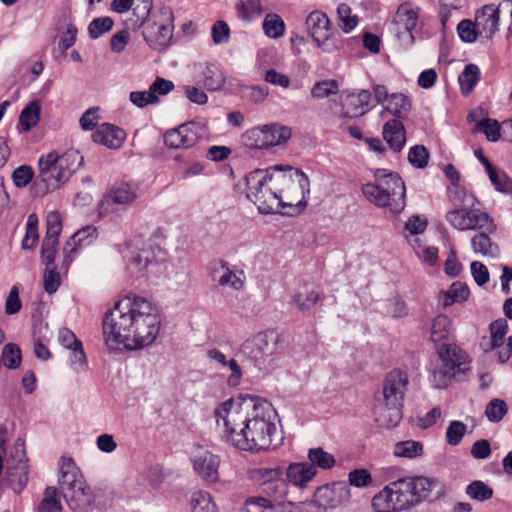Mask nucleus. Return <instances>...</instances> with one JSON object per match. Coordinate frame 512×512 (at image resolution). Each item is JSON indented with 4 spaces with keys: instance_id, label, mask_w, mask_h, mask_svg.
<instances>
[{
    "instance_id": "obj_5",
    "label": "nucleus",
    "mask_w": 512,
    "mask_h": 512,
    "mask_svg": "<svg viewBox=\"0 0 512 512\" xmlns=\"http://www.w3.org/2000/svg\"><path fill=\"white\" fill-rule=\"evenodd\" d=\"M438 364L430 371V382L435 388L448 387L458 374L469 369V355L456 343L437 347Z\"/></svg>"
},
{
    "instance_id": "obj_56",
    "label": "nucleus",
    "mask_w": 512,
    "mask_h": 512,
    "mask_svg": "<svg viewBox=\"0 0 512 512\" xmlns=\"http://www.w3.org/2000/svg\"><path fill=\"white\" fill-rule=\"evenodd\" d=\"M459 37L462 41L467 43H473L477 37L480 36L476 22L471 20H462L457 26Z\"/></svg>"
},
{
    "instance_id": "obj_33",
    "label": "nucleus",
    "mask_w": 512,
    "mask_h": 512,
    "mask_svg": "<svg viewBox=\"0 0 512 512\" xmlns=\"http://www.w3.org/2000/svg\"><path fill=\"white\" fill-rule=\"evenodd\" d=\"M201 73L202 79L200 82L207 90L217 91L224 86L225 77L217 65L207 63Z\"/></svg>"
},
{
    "instance_id": "obj_43",
    "label": "nucleus",
    "mask_w": 512,
    "mask_h": 512,
    "mask_svg": "<svg viewBox=\"0 0 512 512\" xmlns=\"http://www.w3.org/2000/svg\"><path fill=\"white\" fill-rule=\"evenodd\" d=\"M442 491V485L430 478L418 476V502L432 498H438Z\"/></svg>"
},
{
    "instance_id": "obj_25",
    "label": "nucleus",
    "mask_w": 512,
    "mask_h": 512,
    "mask_svg": "<svg viewBox=\"0 0 512 512\" xmlns=\"http://www.w3.org/2000/svg\"><path fill=\"white\" fill-rule=\"evenodd\" d=\"M96 237L97 230L93 226H86L74 233L63 247V265L67 268L72 262L71 254L76 253L79 248L91 244Z\"/></svg>"
},
{
    "instance_id": "obj_3",
    "label": "nucleus",
    "mask_w": 512,
    "mask_h": 512,
    "mask_svg": "<svg viewBox=\"0 0 512 512\" xmlns=\"http://www.w3.org/2000/svg\"><path fill=\"white\" fill-rule=\"evenodd\" d=\"M374 178V183H367L362 187L365 198L378 207L388 208L392 213H400L406 204L404 181L397 173L384 169L376 170Z\"/></svg>"
},
{
    "instance_id": "obj_12",
    "label": "nucleus",
    "mask_w": 512,
    "mask_h": 512,
    "mask_svg": "<svg viewBox=\"0 0 512 512\" xmlns=\"http://www.w3.org/2000/svg\"><path fill=\"white\" fill-rule=\"evenodd\" d=\"M351 497L348 484L335 482L325 484L314 493L313 503L303 506V512H320L321 509H335L346 503Z\"/></svg>"
},
{
    "instance_id": "obj_29",
    "label": "nucleus",
    "mask_w": 512,
    "mask_h": 512,
    "mask_svg": "<svg viewBox=\"0 0 512 512\" xmlns=\"http://www.w3.org/2000/svg\"><path fill=\"white\" fill-rule=\"evenodd\" d=\"M375 421L382 427L390 428L401 419V408L390 405L384 399H377L373 409Z\"/></svg>"
},
{
    "instance_id": "obj_55",
    "label": "nucleus",
    "mask_w": 512,
    "mask_h": 512,
    "mask_svg": "<svg viewBox=\"0 0 512 512\" xmlns=\"http://www.w3.org/2000/svg\"><path fill=\"white\" fill-rule=\"evenodd\" d=\"M113 27V20L110 17L94 19L88 26V33L92 39H98Z\"/></svg>"
},
{
    "instance_id": "obj_21",
    "label": "nucleus",
    "mask_w": 512,
    "mask_h": 512,
    "mask_svg": "<svg viewBox=\"0 0 512 512\" xmlns=\"http://www.w3.org/2000/svg\"><path fill=\"white\" fill-rule=\"evenodd\" d=\"M499 20V8L493 4L485 5L477 10L475 22L480 36L485 39H491L498 31Z\"/></svg>"
},
{
    "instance_id": "obj_31",
    "label": "nucleus",
    "mask_w": 512,
    "mask_h": 512,
    "mask_svg": "<svg viewBox=\"0 0 512 512\" xmlns=\"http://www.w3.org/2000/svg\"><path fill=\"white\" fill-rule=\"evenodd\" d=\"M383 138L391 149L398 152L405 144V131L402 122L397 119L389 120L383 126Z\"/></svg>"
},
{
    "instance_id": "obj_23",
    "label": "nucleus",
    "mask_w": 512,
    "mask_h": 512,
    "mask_svg": "<svg viewBox=\"0 0 512 512\" xmlns=\"http://www.w3.org/2000/svg\"><path fill=\"white\" fill-rule=\"evenodd\" d=\"M212 279L221 287L240 290L244 286L245 274L242 270L232 269L228 263L220 261L212 270Z\"/></svg>"
},
{
    "instance_id": "obj_37",
    "label": "nucleus",
    "mask_w": 512,
    "mask_h": 512,
    "mask_svg": "<svg viewBox=\"0 0 512 512\" xmlns=\"http://www.w3.org/2000/svg\"><path fill=\"white\" fill-rule=\"evenodd\" d=\"M307 458L309 460L308 463L313 465L316 469L328 470L334 467L336 463L334 456L325 451L322 447L309 449Z\"/></svg>"
},
{
    "instance_id": "obj_45",
    "label": "nucleus",
    "mask_w": 512,
    "mask_h": 512,
    "mask_svg": "<svg viewBox=\"0 0 512 512\" xmlns=\"http://www.w3.org/2000/svg\"><path fill=\"white\" fill-rule=\"evenodd\" d=\"M7 369L14 370L21 365L22 355L18 345L8 343L2 348L1 359Z\"/></svg>"
},
{
    "instance_id": "obj_6",
    "label": "nucleus",
    "mask_w": 512,
    "mask_h": 512,
    "mask_svg": "<svg viewBox=\"0 0 512 512\" xmlns=\"http://www.w3.org/2000/svg\"><path fill=\"white\" fill-rule=\"evenodd\" d=\"M58 483L69 506L82 510L93 503V495L80 470L70 457H61L59 462Z\"/></svg>"
},
{
    "instance_id": "obj_8",
    "label": "nucleus",
    "mask_w": 512,
    "mask_h": 512,
    "mask_svg": "<svg viewBox=\"0 0 512 512\" xmlns=\"http://www.w3.org/2000/svg\"><path fill=\"white\" fill-rule=\"evenodd\" d=\"M173 12L163 6L142 23V34L147 44L154 50L165 49L173 37Z\"/></svg>"
},
{
    "instance_id": "obj_34",
    "label": "nucleus",
    "mask_w": 512,
    "mask_h": 512,
    "mask_svg": "<svg viewBox=\"0 0 512 512\" xmlns=\"http://www.w3.org/2000/svg\"><path fill=\"white\" fill-rule=\"evenodd\" d=\"M261 490L272 503L284 502L283 499L288 494V483L281 476L276 481L262 482Z\"/></svg>"
},
{
    "instance_id": "obj_20",
    "label": "nucleus",
    "mask_w": 512,
    "mask_h": 512,
    "mask_svg": "<svg viewBox=\"0 0 512 512\" xmlns=\"http://www.w3.org/2000/svg\"><path fill=\"white\" fill-rule=\"evenodd\" d=\"M429 332L430 341L435 349L441 345H447V343H455L453 321L447 315L435 316L431 321Z\"/></svg>"
},
{
    "instance_id": "obj_13",
    "label": "nucleus",
    "mask_w": 512,
    "mask_h": 512,
    "mask_svg": "<svg viewBox=\"0 0 512 512\" xmlns=\"http://www.w3.org/2000/svg\"><path fill=\"white\" fill-rule=\"evenodd\" d=\"M446 220L460 231L485 229L492 230V221L487 213L477 209L456 208L447 212Z\"/></svg>"
},
{
    "instance_id": "obj_30",
    "label": "nucleus",
    "mask_w": 512,
    "mask_h": 512,
    "mask_svg": "<svg viewBox=\"0 0 512 512\" xmlns=\"http://www.w3.org/2000/svg\"><path fill=\"white\" fill-rule=\"evenodd\" d=\"M317 474V470L308 462L291 463L286 469V477L289 483L304 488Z\"/></svg>"
},
{
    "instance_id": "obj_57",
    "label": "nucleus",
    "mask_w": 512,
    "mask_h": 512,
    "mask_svg": "<svg viewBox=\"0 0 512 512\" xmlns=\"http://www.w3.org/2000/svg\"><path fill=\"white\" fill-rule=\"evenodd\" d=\"M71 350L70 365L76 373L86 371L88 363L87 357L83 350V345L74 346Z\"/></svg>"
},
{
    "instance_id": "obj_48",
    "label": "nucleus",
    "mask_w": 512,
    "mask_h": 512,
    "mask_svg": "<svg viewBox=\"0 0 512 512\" xmlns=\"http://www.w3.org/2000/svg\"><path fill=\"white\" fill-rule=\"evenodd\" d=\"M409 109V102L403 94H391L385 104V110L397 117H402Z\"/></svg>"
},
{
    "instance_id": "obj_40",
    "label": "nucleus",
    "mask_w": 512,
    "mask_h": 512,
    "mask_svg": "<svg viewBox=\"0 0 512 512\" xmlns=\"http://www.w3.org/2000/svg\"><path fill=\"white\" fill-rule=\"evenodd\" d=\"M137 198L136 191L128 184L113 189L105 199L107 204L128 205Z\"/></svg>"
},
{
    "instance_id": "obj_18",
    "label": "nucleus",
    "mask_w": 512,
    "mask_h": 512,
    "mask_svg": "<svg viewBox=\"0 0 512 512\" xmlns=\"http://www.w3.org/2000/svg\"><path fill=\"white\" fill-rule=\"evenodd\" d=\"M162 261H164V255L161 249L158 248L155 252L151 248H143L132 254L127 268L132 274L144 275Z\"/></svg>"
},
{
    "instance_id": "obj_11",
    "label": "nucleus",
    "mask_w": 512,
    "mask_h": 512,
    "mask_svg": "<svg viewBox=\"0 0 512 512\" xmlns=\"http://www.w3.org/2000/svg\"><path fill=\"white\" fill-rule=\"evenodd\" d=\"M278 336L274 332H261L246 340L241 352L259 369L266 368L277 353Z\"/></svg>"
},
{
    "instance_id": "obj_14",
    "label": "nucleus",
    "mask_w": 512,
    "mask_h": 512,
    "mask_svg": "<svg viewBox=\"0 0 512 512\" xmlns=\"http://www.w3.org/2000/svg\"><path fill=\"white\" fill-rule=\"evenodd\" d=\"M196 474L206 483H216L219 480L220 459L217 455L202 447H197L190 457Z\"/></svg>"
},
{
    "instance_id": "obj_19",
    "label": "nucleus",
    "mask_w": 512,
    "mask_h": 512,
    "mask_svg": "<svg viewBox=\"0 0 512 512\" xmlns=\"http://www.w3.org/2000/svg\"><path fill=\"white\" fill-rule=\"evenodd\" d=\"M395 21L399 41L404 46H411L414 42L416 12L410 9L408 4H402L397 10Z\"/></svg>"
},
{
    "instance_id": "obj_35",
    "label": "nucleus",
    "mask_w": 512,
    "mask_h": 512,
    "mask_svg": "<svg viewBox=\"0 0 512 512\" xmlns=\"http://www.w3.org/2000/svg\"><path fill=\"white\" fill-rule=\"evenodd\" d=\"M371 504L375 512H399L389 485L373 497Z\"/></svg>"
},
{
    "instance_id": "obj_39",
    "label": "nucleus",
    "mask_w": 512,
    "mask_h": 512,
    "mask_svg": "<svg viewBox=\"0 0 512 512\" xmlns=\"http://www.w3.org/2000/svg\"><path fill=\"white\" fill-rule=\"evenodd\" d=\"M192 512H218L210 493L199 490L192 494L190 499Z\"/></svg>"
},
{
    "instance_id": "obj_62",
    "label": "nucleus",
    "mask_w": 512,
    "mask_h": 512,
    "mask_svg": "<svg viewBox=\"0 0 512 512\" xmlns=\"http://www.w3.org/2000/svg\"><path fill=\"white\" fill-rule=\"evenodd\" d=\"M479 127L489 141L495 142L500 138V125L496 120L484 119Z\"/></svg>"
},
{
    "instance_id": "obj_22",
    "label": "nucleus",
    "mask_w": 512,
    "mask_h": 512,
    "mask_svg": "<svg viewBox=\"0 0 512 512\" xmlns=\"http://www.w3.org/2000/svg\"><path fill=\"white\" fill-rule=\"evenodd\" d=\"M245 512H303V507H298L291 501L272 503L262 496H253L246 499Z\"/></svg>"
},
{
    "instance_id": "obj_50",
    "label": "nucleus",
    "mask_w": 512,
    "mask_h": 512,
    "mask_svg": "<svg viewBox=\"0 0 512 512\" xmlns=\"http://www.w3.org/2000/svg\"><path fill=\"white\" fill-rule=\"evenodd\" d=\"M57 496L58 492L55 487L46 488L44 498L38 507V512H62Z\"/></svg>"
},
{
    "instance_id": "obj_24",
    "label": "nucleus",
    "mask_w": 512,
    "mask_h": 512,
    "mask_svg": "<svg viewBox=\"0 0 512 512\" xmlns=\"http://www.w3.org/2000/svg\"><path fill=\"white\" fill-rule=\"evenodd\" d=\"M306 29L318 47L330 37V21L325 13L320 11L311 12L305 21Z\"/></svg>"
},
{
    "instance_id": "obj_54",
    "label": "nucleus",
    "mask_w": 512,
    "mask_h": 512,
    "mask_svg": "<svg viewBox=\"0 0 512 512\" xmlns=\"http://www.w3.org/2000/svg\"><path fill=\"white\" fill-rule=\"evenodd\" d=\"M466 431L467 426L463 422L457 420L450 422L445 435L447 443L452 446L458 445Z\"/></svg>"
},
{
    "instance_id": "obj_9",
    "label": "nucleus",
    "mask_w": 512,
    "mask_h": 512,
    "mask_svg": "<svg viewBox=\"0 0 512 512\" xmlns=\"http://www.w3.org/2000/svg\"><path fill=\"white\" fill-rule=\"evenodd\" d=\"M291 135L290 127L271 123L247 130L242 135V142L251 149H268L287 142Z\"/></svg>"
},
{
    "instance_id": "obj_58",
    "label": "nucleus",
    "mask_w": 512,
    "mask_h": 512,
    "mask_svg": "<svg viewBox=\"0 0 512 512\" xmlns=\"http://www.w3.org/2000/svg\"><path fill=\"white\" fill-rule=\"evenodd\" d=\"M348 486L356 488H365L371 485L372 477L366 469H354L348 474Z\"/></svg>"
},
{
    "instance_id": "obj_44",
    "label": "nucleus",
    "mask_w": 512,
    "mask_h": 512,
    "mask_svg": "<svg viewBox=\"0 0 512 512\" xmlns=\"http://www.w3.org/2000/svg\"><path fill=\"white\" fill-rule=\"evenodd\" d=\"M480 70L475 64H468L458 77L462 93L468 95L477 84Z\"/></svg>"
},
{
    "instance_id": "obj_63",
    "label": "nucleus",
    "mask_w": 512,
    "mask_h": 512,
    "mask_svg": "<svg viewBox=\"0 0 512 512\" xmlns=\"http://www.w3.org/2000/svg\"><path fill=\"white\" fill-rule=\"evenodd\" d=\"M448 197L450 202L454 206L465 205L472 198L471 195H469L465 189L461 188L458 185H454L448 188Z\"/></svg>"
},
{
    "instance_id": "obj_28",
    "label": "nucleus",
    "mask_w": 512,
    "mask_h": 512,
    "mask_svg": "<svg viewBox=\"0 0 512 512\" xmlns=\"http://www.w3.org/2000/svg\"><path fill=\"white\" fill-rule=\"evenodd\" d=\"M508 332V323L505 319H498L489 325V337H483L480 341V348L483 352L488 353L504 344L506 334Z\"/></svg>"
},
{
    "instance_id": "obj_1",
    "label": "nucleus",
    "mask_w": 512,
    "mask_h": 512,
    "mask_svg": "<svg viewBox=\"0 0 512 512\" xmlns=\"http://www.w3.org/2000/svg\"><path fill=\"white\" fill-rule=\"evenodd\" d=\"M222 437L231 445L245 451H264L276 447V412L272 405L257 397L229 399L215 409Z\"/></svg>"
},
{
    "instance_id": "obj_59",
    "label": "nucleus",
    "mask_w": 512,
    "mask_h": 512,
    "mask_svg": "<svg viewBox=\"0 0 512 512\" xmlns=\"http://www.w3.org/2000/svg\"><path fill=\"white\" fill-rule=\"evenodd\" d=\"M33 170L28 165L17 167L12 173V180L16 187H26L33 178Z\"/></svg>"
},
{
    "instance_id": "obj_16",
    "label": "nucleus",
    "mask_w": 512,
    "mask_h": 512,
    "mask_svg": "<svg viewBox=\"0 0 512 512\" xmlns=\"http://www.w3.org/2000/svg\"><path fill=\"white\" fill-rule=\"evenodd\" d=\"M399 511L412 507L416 501V477L399 478L389 484Z\"/></svg>"
},
{
    "instance_id": "obj_64",
    "label": "nucleus",
    "mask_w": 512,
    "mask_h": 512,
    "mask_svg": "<svg viewBox=\"0 0 512 512\" xmlns=\"http://www.w3.org/2000/svg\"><path fill=\"white\" fill-rule=\"evenodd\" d=\"M230 29L226 22L217 21L212 27V39L215 44H223L228 42Z\"/></svg>"
},
{
    "instance_id": "obj_38",
    "label": "nucleus",
    "mask_w": 512,
    "mask_h": 512,
    "mask_svg": "<svg viewBox=\"0 0 512 512\" xmlns=\"http://www.w3.org/2000/svg\"><path fill=\"white\" fill-rule=\"evenodd\" d=\"M466 495L474 501L486 502L492 499L493 489L481 480H474L465 487Z\"/></svg>"
},
{
    "instance_id": "obj_27",
    "label": "nucleus",
    "mask_w": 512,
    "mask_h": 512,
    "mask_svg": "<svg viewBox=\"0 0 512 512\" xmlns=\"http://www.w3.org/2000/svg\"><path fill=\"white\" fill-rule=\"evenodd\" d=\"M371 94L367 90L349 94L343 104V117L356 118L365 114L370 106Z\"/></svg>"
},
{
    "instance_id": "obj_10",
    "label": "nucleus",
    "mask_w": 512,
    "mask_h": 512,
    "mask_svg": "<svg viewBox=\"0 0 512 512\" xmlns=\"http://www.w3.org/2000/svg\"><path fill=\"white\" fill-rule=\"evenodd\" d=\"M28 464L25 443L18 438L6 458V484L16 494H20L28 483Z\"/></svg>"
},
{
    "instance_id": "obj_17",
    "label": "nucleus",
    "mask_w": 512,
    "mask_h": 512,
    "mask_svg": "<svg viewBox=\"0 0 512 512\" xmlns=\"http://www.w3.org/2000/svg\"><path fill=\"white\" fill-rule=\"evenodd\" d=\"M199 136L195 123L182 124L164 134V143L167 147L174 149H185L192 147L198 141Z\"/></svg>"
},
{
    "instance_id": "obj_52",
    "label": "nucleus",
    "mask_w": 512,
    "mask_h": 512,
    "mask_svg": "<svg viewBox=\"0 0 512 512\" xmlns=\"http://www.w3.org/2000/svg\"><path fill=\"white\" fill-rule=\"evenodd\" d=\"M487 174L492 185L497 191L503 193L512 192V180L506 175L505 172L493 168Z\"/></svg>"
},
{
    "instance_id": "obj_60",
    "label": "nucleus",
    "mask_w": 512,
    "mask_h": 512,
    "mask_svg": "<svg viewBox=\"0 0 512 512\" xmlns=\"http://www.w3.org/2000/svg\"><path fill=\"white\" fill-rule=\"evenodd\" d=\"M129 99L139 108H143L149 104H157L159 102V98L152 95L149 89L147 91H133L130 93Z\"/></svg>"
},
{
    "instance_id": "obj_42",
    "label": "nucleus",
    "mask_w": 512,
    "mask_h": 512,
    "mask_svg": "<svg viewBox=\"0 0 512 512\" xmlns=\"http://www.w3.org/2000/svg\"><path fill=\"white\" fill-rule=\"evenodd\" d=\"M292 299L297 308L304 311L311 309L317 303L319 294L305 285L296 291Z\"/></svg>"
},
{
    "instance_id": "obj_2",
    "label": "nucleus",
    "mask_w": 512,
    "mask_h": 512,
    "mask_svg": "<svg viewBox=\"0 0 512 512\" xmlns=\"http://www.w3.org/2000/svg\"><path fill=\"white\" fill-rule=\"evenodd\" d=\"M160 324L154 304L137 295L121 298L102 321L106 344L112 348L123 345L128 350L153 343L159 334Z\"/></svg>"
},
{
    "instance_id": "obj_7",
    "label": "nucleus",
    "mask_w": 512,
    "mask_h": 512,
    "mask_svg": "<svg viewBox=\"0 0 512 512\" xmlns=\"http://www.w3.org/2000/svg\"><path fill=\"white\" fill-rule=\"evenodd\" d=\"M272 178L270 169H256L245 176L246 197L262 214L278 212L285 206L281 197L268 186Z\"/></svg>"
},
{
    "instance_id": "obj_32",
    "label": "nucleus",
    "mask_w": 512,
    "mask_h": 512,
    "mask_svg": "<svg viewBox=\"0 0 512 512\" xmlns=\"http://www.w3.org/2000/svg\"><path fill=\"white\" fill-rule=\"evenodd\" d=\"M470 289L466 283L456 281L451 284L448 290L441 291L439 299L444 307H449L454 303H461L468 300Z\"/></svg>"
},
{
    "instance_id": "obj_26",
    "label": "nucleus",
    "mask_w": 512,
    "mask_h": 512,
    "mask_svg": "<svg viewBox=\"0 0 512 512\" xmlns=\"http://www.w3.org/2000/svg\"><path fill=\"white\" fill-rule=\"evenodd\" d=\"M125 138L126 133L123 129L109 123L101 124L92 133V140L95 143L102 144L110 149L120 148Z\"/></svg>"
},
{
    "instance_id": "obj_47",
    "label": "nucleus",
    "mask_w": 512,
    "mask_h": 512,
    "mask_svg": "<svg viewBox=\"0 0 512 512\" xmlns=\"http://www.w3.org/2000/svg\"><path fill=\"white\" fill-rule=\"evenodd\" d=\"M339 92V83L334 79L316 82L311 89V96L314 99H324Z\"/></svg>"
},
{
    "instance_id": "obj_61",
    "label": "nucleus",
    "mask_w": 512,
    "mask_h": 512,
    "mask_svg": "<svg viewBox=\"0 0 512 512\" xmlns=\"http://www.w3.org/2000/svg\"><path fill=\"white\" fill-rule=\"evenodd\" d=\"M43 284L44 289L49 294H52L57 291L60 285V275L56 271V267L45 268V272L43 275Z\"/></svg>"
},
{
    "instance_id": "obj_4",
    "label": "nucleus",
    "mask_w": 512,
    "mask_h": 512,
    "mask_svg": "<svg viewBox=\"0 0 512 512\" xmlns=\"http://www.w3.org/2000/svg\"><path fill=\"white\" fill-rule=\"evenodd\" d=\"M84 164L78 150L70 149L62 155L49 152L38 160L39 179L45 183L46 191L55 190L68 181L71 175Z\"/></svg>"
},
{
    "instance_id": "obj_51",
    "label": "nucleus",
    "mask_w": 512,
    "mask_h": 512,
    "mask_svg": "<svg viewBox=\"0 0 512 512\" xmlns=\"http://www.w3.org/2000/svg\"><path fill=\"white\" fill-rule=\"evenodd\" d=\"M508 412L507 404L502 399H492L485 408V415L490 422H499Z\"/></svg>"
},
{
    "instance_id": "obj_53",
    "label": "nucleus",
    "mask_w": 512,
    "mask_h": 512,
    "mask_svg": "<svg viewBox=\"0 0 512 512\" xmlns=\"http://www.w3.org/2000/svg\"><path fill=\"white\" fill-rule=\"evenodd\" d=\"M337 14L340 21L339 26L345 33H349L356 27L357 17L351 15V9L347 4H340L337 7Z\"/></svg>"
},
{
    "instance_id": "obj_36",
    "label": "nucleus",
    "mask_w": 512,
    "mask_h": 512,
    "mask_svg": "<svg viewBox=\"0 0 512 512\" xmlns=\"http://www.w3.org/2000/svg\"><path fill=\"white\" fill-rule=\"evenodd\" d=\"M471 245L475 253L495 258L499 255L497 244L493 243L486 233H479L471 239Z\"/></svg>"
},
{
    "instance_id": "obj_46",
    "label": "nucleus",
    "mask_w": 512,
    "mask_h": 512,
    "mask_svg": "<svg viewBox=\"0 0 512 512\" xmlns=\"http://www.w3.org/2000/svg\"><path fill=\"white\" fill-rule=\"evenodd\" d=\"M264 33L273 39L279 38L284 34L285 24L277 14H267L263 21Z\"/></svg>"
},
{
    "instance_id": "obj_15",
    "label": "nucleus",
    "mask_w": 512,
    "mask_h": 512,
    "mask_svg": "<svg viewBox=\"0 0 512 512\" xmlns=\"http://www.w3.org/2000/svg\"><path fill=\"white\" fill-rule=\"evenodd\" d=\"M408 377L401 370H393L387 374L383 382L382 398L392 406L402 407L407 389Z\"/></svg>"
},
{
    "instance_id": "obj_49",
    "label": "nucleus",
    "mask_w": 512,
    "mask_h": 512,
    "mask_svg": "<svg viewBox=\"0 0 512 512\" xmlns=\"http://www.w3.org/2000/svg\"><path fill=\"white\" fill-rule=\"evenodd\" d=\"M236 9L239 17L244 20H251L262 13L260 0H240L236 5Z\"/></svg>"
},
{
    "instance_id": "obj_41",
    "label": "nucleus",
    "mask_w": 512,
    "mask_h": 512,
    "mask_svg": "<svg viewBox=\"0 0 512 512\" xmlns=\"http://www.w3.org/2000/svg\"><path fill=\"white\" fill-rule=\"evenodd\" d=\"M41 108L37 101L30 102L20 113L19 123L24 131H29L40 120Z\"/></svg>"
}]
</instances>
